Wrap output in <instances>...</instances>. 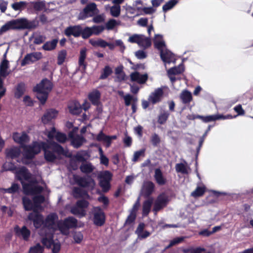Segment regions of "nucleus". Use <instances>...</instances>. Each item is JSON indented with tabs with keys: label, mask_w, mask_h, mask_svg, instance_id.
Masks as SVG:
<instances>
[{
	"label": "nucleus",
	"mask_w": 253,
	"mask_h": 253,
	"mask_svg": "<svg viewBox=\"0 0 253 253\" xmlns=\"http://www.w3.org/2000/svg\"><path fill=\"white\" fill-rule=\"evenodd\" d=\"M42 149L44 152V158L47 162L53 163L58 159V155H65L63 147L55 141H41Z\"/></svg>",
	"instance_id": "1"
},
{
	"label": "nucleus",
	"mask_w": 253,
	"mask_h": 253,
	"mask_svg": "<svg viewBox=\"0 0 253 253\" xmlns=\"http://www.w3.org/2000/svg\"><path fill=\"white\" fill-rule=\"evenodd\" d=\"M41 141H34L31 145L22 146L23 155L25 159L32 160L35 156L40 153L42 150Z\"/></svg>",
	"instance_id": "2"
},
{
	"label": "nucleus",
	"mask_w": 253,
	"mask_h": 253,
	"mask_svg": "<svg viewBox=\"0 0 253 253\" xmlns=\"http://www.w3.org/2000/svg\"><path fill=\"white\" fill-rule=\"evenodd\" d=\"M92 213L93 224L98 227L104 225L106 221V215L103 209L99 206L94 207L92 209Z\"/></svg>",
	"instance_id": "3"
},
{
	"label": "nucleus",
	"mask_w": 253,
	"mask_h": 253,
	"mask_svg": "<svg viewBox=\"0 0 253 253\" xmlns=\"http://www.w3.org/2000/svg\"><path fill=\"white\" fill-rule=\"evenodd\" d=\"M112 173L108 170L103 171V172L99 176V185L102 188V190L103 192L106 193L110 189V182L112 180Z\"/></svg>",
	"instance_id": "4"
},
{
	"label": "nucleus",
	"mask_w": 253,
	"mask_h": 253,
	"mask_svg": "<svg viewBox=\"0 0 253 253\" xmlns=\"http://www.w3.org/2000/svg\"><path fill=\"white\" fill-rule=\"evenodd\" d=\"M73 179L75 183L81 188H91L93 189L95 186V181L90 176H80L74 175Z\"/></svg>",
	"instance_id": "5"
},
{
	"label": "nucleus",
	"mask_w": 253,
	"mask_h": 253,
	"mask_svg": "<svg viewBox=\"0 0 253 253\" xmlns=\"http://www.w3.org/2000/svg\"><path fill=\"white\" fill-rule=\"evenodd\" d=\"M77 129V127H75L68 133V137L71 141V144L76 149L81 147L86 141L84 136L79 134L75 135Z\"/></svg>",
	"instance_id": "6"
},
{
	"label": "nucleus",
	"mask_w": 253,
	"mask_h": 253,
	"mask_svg": "<svg viewBox=\"0 0 253 253\" xmlns=\"http://www.w3.org/2000/svg\"><path fill=\"white\" fill-rule=\"evenodd\" d=\"M78 220L73 216H69L64 219L63 222L58 223V227L61 232L77 226Z\"/></svg>",
	"instance_id": "7"
},
{
	"label": "nucleus",
	"mask_w": 253,
	"mask_h": 253,
	"mask_svg": "<svg viewBox=\"0 0 253 253\" xmlns=\"http://www.w3.org/2000/svg\"><path fill=\"white\" fill-rule=\"evenodd\" d=\"M169 198L165 193L160 194L157 198L153 209V211L157 213L166 207L169 203Z\"/></svg>",
	"instance_id": "8"
},
{
	"label": "nucleus",
	"mask_w": 253,
	"mask_h": 253,
	"mask_svg": "<svg viewBox=\"0 0 253 253\" xmlns=\"http://www.w3.org/2000/svg\"><path fill=\"white\" fill-rule=\"evenodd\" d=\"M97 9L96 4L95 3H90L88 4L81 11L79 15V19L84 20L94 15V11Z\"/></svg>",
	"instance_id": "9"
},
{
	"label": "nucleus",
	"mask_w": 253,
	"mask_h": 253,
	"mask_svg": "<svg viewBox=\"0 0 253 253\" xmlns=\"http://www.w3.org/2000/svg\"><path fill=\"white\" fill-rule=\"evenodd\" d=\"M28 219L33 222L34 226L36 229L40 228L42 224H44L43 216L37 211L36 212L29 213Z\"/></svg>",
	"instance_id": "10"
},
{
	"label": "nucleus",
	"mask_w": 253,
	"mask_h": 253,
	"mask_svg": "<svg viewBox=\"0 0 253 253\" xmlns=\"http://www.w3.org/2000/svg\"><path fill=\"white\" fill-rule=\"evenodd\" d=\"M42 58V54L40 52H34L27 54L21 61V65L24 66L30 63H34Z\"/></svg>",
	"instance_id": "11"
},
{
	"label": "nucleus",
	"mask_w": 253,
	"mask_h": 253,
	"mask_svg": "<svg viewBox=\"0 0 253 253\" xmlns=\"http://www.w3.org/2000/svg\"><path fill=\"white\" fill-rule=\"evenodd\" d=\"M155 185L151 181H147L144 182L141 189V194L145 198H149L154 192Z\"/></svg>",
	"instance_id": "12"
},
{
	"label": "nucleus",
	"mask_w": 253,
	"mask_h": 253,
	"mask_svg": "<svg viewBox=\"0 0 253 253\" xmlns=\"http://www.w3.org/2000/svg\"><path fill=\"white\" fill-rule=\"evenodd\" d=\"M45 229L43 228L41 229L39 233L41 236H43L41 240V242L42 245L46 248L49 249L53 244V239L52 235H48L47 234L44 232Z\"/></svg>",
	"instance_id": "13"
},
{
	"label": "nucleus",
	"mask_w": 253,
	"mask_h": 253,
	"mask_svg": "<svg viewBox=\"0 0 253 253\" xmlns=\"http://www.w3.org/2000/svg\"><path fill=\"white\" fill-rule=\"evenodd\" d=\"M81 26L79 25L70 26L67 27L64 31V34L68 37L73 36L75 38H78L81 36Z\"/></svg>",
	"instance_id": "14"
},
{
	"label": "nucleus",
	"mask_w": 253,
	"mask_h": 253,
	"mask_svg": "<svg viewBox=\"0 0 253 253\" xmlns=\"http://www.w3.org/2000/svg\"><path fill=\"white\" fill-rule=\"evenodd\" d=\"M14 231L18 237H21L26 241L29 240L31 235V231L26 226L24 225L20 228L17 225L14 228Z\"/></svg>",
	"instance_id": "15"
},
{
	"label": "nucleus",
	"mask_w": 253,
	"mask_h": 253,
	"mask_svg": "<svg viewBox=\"0 0 253 253\" xmlns=\"http://www.w3.org/2000/svg\"><path fill=\"white\" fill-rule=\"evenodd\" d=\"M38 90H43L45 92L49 93L53 88V84L47 79L45 78L35 86Z\"/></svg>",
	"instance_id": "16"
},
{
	"label": "nucleus",
	"mask_w": 253,
	"mask_h": 253,
	"mask_svg": "<svg viewBox=\"0 0 253 253\" xmlns=\"http://www.w3.org/2000/svg\"><path fill=\"white\" fill-rule=\"evenodd\" d=\"M163 95V89L162 88H158L151 93L149 96V99L153 104H155L161 101Z\"/></svg>",
	"instance_id": "17"
},
{
	"label": "nucleus",
	"mask_w": 253,
	"mask_h": 253,
	"mask_svg": "<svg viewBox=\"0 0 253 253\" xmlns=\"http://www.w3.org/2000/svg\"><path fill=\"white\" fill-rule=\"evenodd\" d=\"M58 114V111L54 109H48L42 117V122L44 124H47L52 119L55 118Z\"/></svg>",
	"instance_id": "18"
},
{
	"label": "nucleus",
	"mask_w": 253,
	"mask_h": 253,
	"mask_svg": "<svg viewBox=\"0 0 253 253\" xmlns=\"http://www.w3.org/2000/svg\"><path fill=\"white\" fill-rule=\"evenodd\" d=\"M12 138L13 140L16 143L20 144L22 147L25 145L24 143L29 140V136L25 132H22L21 135H20L18 132H14L13 134Z\"/></svg>",
	"instance_id": "19"
},
{
	"label": "nucleus",
	"mask_w": 253,
	"mask_h": 253,
	"mask_svg": "<svg viewBox=\"0 0 253 253\" xmlns=\"http://www.w3.org/2000/svg\"><path fill=\"white\" fill-rule=\"evenodd\" d=\"M131 81L136 82L139 84H143L148 80V76L147 74L141 75L138 72L132 73L130 75Z\"/></svg>",
	"instance_id": "20"
},
{
	"label": "nucleus",
	"mask_w": 253,
	"mask_h": 253,
	"mask_svg": "<svg viewBox=\"0 0 253 253\" xmlns=\"http://www.w3.org/2000/svg\"><path fill=\"white\" fill-rule=\"evenodd\" d=\"M160 56L162 60L165 63H170L175 61L174 55L169 50H162L160 52Z\"/></svg>",
	"instance_id": "21"
},
{
	"label": "nucleus",
	"mask_w": 253,
	"mask_h": 253,
	"mask_svg": "<svg viewBox=\"0 0 253 253\" xmlns=\"http://www.w3.org/2000/svg\"><path fill=\"white\" fill-rule=\"evenodd\" d=\"M68 108L70 113L73 115H79L82 111L80 104L77 101L71 102L68 105Z\"/></svg>",
	"instance_id": "22"
},
{
	"label": "nucleus",
	"mask_w": 253,
	"mask_h": 253,
	"mask_svg": "<svg viewBox=\"0 0 253 253\" xmlns=\"http://www.w3.org/2000/svg\"><path fill=\"white\" fill-rule=\"evenodd\" d=\"M154 177L156 183L159 185H164L167 183V179L164 176L160 168L155 169Z\"/></svg>",
	"instance_id": "23"
},
{
	"label": "nucleus",
	"mask_w": 253,
	"mask_h": 253,
	"mask_svg": "<svg viewBox=\"0 0 253 253\" xmlns=\"http://www.w3.org/2000/svg\"><path fill=\"white\" fill-rule=\"evenodd\" d=\"M58 219V216L56 213H51L48 214L44 220V226L51 227L55 224L56 221Z\"/></svg>",
	"instance_id": "24"
},
{
	"label": "nucleus",
	"mask_w": 253,
	"mask_h": 253,
	"mask_svg": "<svg viewBox=\"0 0 253 253\" xmlns=\"http://www.w3.org/2000/svg\"><path fill=\"white\" fill-rule=\"evenodd\" d=\"M18 179L20 181L22 185L24 193L27 195H31L33 184L37 183V180H32L29 183H26L22 181V178L20 176H18Z\"/></svg>",
	"instance_id": "25"
},
{
	"label": "nucleus",
	"mask_w": 253,
	"mask_h": 253,
	"mask_svg": "<svg viewBox=\"0 0 253 253\" xmlns=\"http://www.w3.org/2000/svg\"><path fill=\"white\" fill-rule=\"evenodd\" d=\"M100 96V92L99 90L96 89L89 93L88 99L91 102L92 104L97 106L100 103L99 100Z\"/></svg>",
	"instance_id": "26"
},
{
	"label": "nucleus",
	"mask_w": 253,
	"mask_h": 253,
	"mask_svg": "<svg viewBox=\"0 0 253 253\" xmlns=\"http://www.w3.org/2000/svg\"><path fill=\"white\" fill-rule=\"evenodd\" d=\"M26 91V84L23 82L18 83L15 87L14 97L17 99L20 98Z\"/></svg>",
	"instance_id": "27"
},
{
	"label": "nucleus",
	"mask_w": 253,
	"mask_h": 253,
	"mask_svg": "<svg viewBox=\"0 0 253 253\" xmlns=\"http://www.w3.org/2000/svg\"><path fill=\"white\" fill-rule=\"evenodd\" d=\"M39 22L37 18L31 21L23 18V29H35L39 26Z\"/></svg>",
	"instance_id": "28"
},
{
	"label": "nucleus",
	"mask_w": 253,
	"mask_h": 253,
	"mask_svg": "<svg viewBox=\"0 0 253 253\" xmlns=\"http://www.w3.org/2000/svg\"><path fill=\"white\" fill-rule=\"evenodd\" d=\"M86 57V49L85 48H83L80 50V56L79 58V65L82 68L83 71L86 70L87 67V63L85 62V59Z\"/></svg>",
	"instance_id": "29"
},
{
	"label": "nucleus",
	"mask_w": 253,
	"mask_h": 253,
	"mask_svg": "<svg viewBox=\"0 0 253 253\" xmlns=\"http://www.w3.org/2000/svg\"><path fill=\"white\" fill-rule=\"evenodd\" d=\"M73 197L76 199L83 197L89 198V195L87 191L81 187H75L73 189Z\"/></svg>",
	"instance_id": "30"
},
{
	"label": "nucleus",
	"mask_w": 253,
	"mask_h": 253,
	"mask_svg": "<svg viewBox=\"0 0 253 253\" xmlns=\"http://www.w3.org/2000/svg\"><path fill=\"white\" fill-rule=\"evenodd\" d=\"M22 204L25 211H31L33 210L34 212L37 211L34 207V203L28 198L24 196L22 198Z\"/></svg>",
	"instance_id": "31"
},
{
	"label": "nucleus",
	"mask_w": 253,
	"mask_h": 253,
	"mask_svg": "<svg viewBox=\"0 0 253 253\" xmlns=\"http://www.w3.org/2000/svg\"><path fill=\"white\" fill-rule=\"evenodd\" d=\"M21 152L20 148L18 147H13L5 151L6 157L12 159L19 157Z\"/></svg>",
	"instance_id": "32"
},
{
	"label": "nucleus",
	"mask_w": 253,
	"mask_h": 253,
	"mask_svg": "<svg viewBox=\"0 0 253 253\" xmlns=\"http://www.w3.org/2000/svg\"><path fill=\"white\" fill-rule=\"evenodd\" d=\"M31 173L28 169L25 167H21L19 170L16 172V177L18 179V176H20L22 180H29L31 178Z\"/></svg>",
	"instance_id": "33"
},
{
	"label": "nucleus",
	"mask_w": 253,
	"mask_h": 253,
	"mask_svg": "<svg viewBox=\"0 0 253 253\" xmlns=\"http://www.w3.org/2000/svg\"><path fill=\"white\" fill-rule=\"evenodd\" d=\"M33 91L37 92V98L39 100L42 105H44L48 98L49 93L43 91V90H38L35 87L33 88Z\"/></svg>",
	"instance_id": "34"
},
{
	"label": "nucleus",
	"mask_w": 253,
	"mask_h": 253,
	"mask_svg": "<svg viewBox=\"0 0 253 253\" xmlns=\"http://www.w3.org/2000/svg\"><path fill=\"white\" fill-rule=\"evenodd\" d=\"M148 199L144 201L142 205V214L144 216H147L149 213L153 204V198L150 197Z\"/></svg>",
	"instance_id": "35"
},
{
	"label": "nucleus",
	"mask_w": 253,
	"mask_h": 253,
	"mask_svg": "<svg viewBox=\"0 0 253 253\" xmlns=\"http://www.w3.org/2000/svg\"><path fill=\"white\" fill-rule=\"evenodd\" d=\"M58 40L57 39H53L50 41L45 42L42 46V49L45 51H51L55 49L57 46Z\"/></svg>",
	"instance_id": "36"
},
{
	"label": "nucleus",
	"mask_w": 253,
	"mask_h": 253,
	"mask_svg": "<svg viewBox=\"0 0 253 253\" xmlns=\"http://www.w3.org/2000/svg\"><path fill=\"white\" fill-rule=\"evenodd\" d=\"M74 158L76 159V161L73 159L71 160L69 162V165L73 170H76L78 168L77 161L84 162L85 161V159L83 156L78 154L75 155L74 156Z\"/></svg>",
	"instance_id": "37"
},
{
	"label": "nucleus",
	"mask_w": 253,
	"mask_h": 253,
	"mask_svg": "<svg viewBox=\"0 0 253 253\" xmlns=\"http://www.w3.org/2000/svg\"><path fill=\"white\" fill-rule=\"evenodd\" d=\"M9 61L5 59H3L0 64V74L3 77H6L8 73L7 72V70L9 68Z\"/></svg>",
	"instance_id": "38"
},
{
	"label": "nucleus",
	"mask_w": 253,
	"mask_h": 253,
	"mask_svg": "<svg viewBox=\"0 0 253 253\" xmlns=\"http://www.w3.org/2000/svg\"><path fill=\"white\" fill-rule=\"evenodd\" d=\"M80 169L83 173L89 174L93 171L94 167L91 163H83L81 165Z\"/></svg>",
	"instance_id": "39"
},
{
	"label": "nucleus",
	"mask_w": 253,
	"mask_h": 253,
	"mask_svg": "<svg viewBox=\"0 0 253 253\" xmlns=\"http://www.w3.org/2000/svg\"><path fill=\"white\" fill-rule=\"evenodd\" d=\"M180 99L183 104L189 103L192 100V96L191 92L188 90L182 91L180 96Z\"/></svg>",
	"instance_id": "40"
},
{
	"label": "nucleus",
	"mask_w": 253,
	"mask_h": 253,
	"mask_svg": "<svg viewBox=\"0 0 253 253\" xmlns=\"http://www.w3.org/2000/svg\"><path fill=\"white\" fill-rule=\"evenodd\" d=\"M12 30L23 29V18L9 21Z\"/></svg>",
	"instance_id": "41"
},
{
	"label": "nucleus",
	"mask_w": 253,
	"mask_h": 253,
	"mask_svg": "<svg viewBox=\"0 0 253 253\" xmlns=\"http://www.w3.org/2000/svg\"><path fill=\"white\" fill-rule=\"evenodd\" d=\"M89 42L94 47L105 48L107 45V42L101 39H99L97 40L90 39Z\"/></svg>",
	"instance_id": "42"
},
{
	"label": "nucleus",
	"mask_w": 253,
	"mask_h": 253,
	"mask_svg": "<svg viewBox=\"0 0 253 253\" xmlns=\"http://www.w3.org/2000/svg\"><path fill=\"white\" fill-rule=\"evenodd\" d=\"M113 73L112 69L108 65H106L102 69L101 74L99 77L100 80L106 79L109 76Z\"/></svg>",
	"instance_id": "43"
},
{
	"label": "nucleus",
	"mask_w": 253,
	"mask_h": 253,
	"mask_svg": "<svg viewBox=\"0 0 253 253\" xmlns=\"http://www.w3.org/2000/svg\"><path fill=\"white\" fill-rule=\"evenodd\" d=\"M67 56V52L65 49H62L58 52L57 64L61 65L65 62Z\"/></svg>",
	"instance_id": "44"
},
{
	"label": "nucleus",
	"mask_w": 253,
	"mask_h": 253,
	"mask_svg": "<svg viewBox=\"0 0 253 253\" xmlns=\"http://www.w3.org/2000/svg\"><path fill=\"white\" fill-rule=\"evenodd\" d=\"M206 190V188L205 186H198L196 189L191 193V196L194 198H198L202 197L204 195Z\"/></svg>",
	"instance_id": "45"
},
{
	"label": "nucleus",
	"mask_w": 253,
	"mask_h": 253,
	"mask_svg": "<svg viewBox=\"0 0 253 253\" xmlns=\"http://www.w3.org/2000/svg\"><path fill=\"white\" fill-rule=\"evenodd\" d=\"M184 71V68L182 65H179L177 67H174L170 68L168 71V75H175L180 74Z\"/></svg>",
	"instance_id": "46"
},
{
	"label": "nucleus",
	"mask_w": 253,
	"mask_h": 253,
	"mask_svg": "<svg viewBox=\"0 0 253 253\" xmlns=\"http://www.w3.org/2000/svg\"><path fill=\"white\" fill-rule=\"evenodd\" d=\"M33 201L34 204V207L35 208H38L40 207L41 204L44 203L45 198L44 196L42 195H38L33 197Z\"/></svg>",
	"instance_id": "47"
},
{
	"label": "nucleus",
	"mask_w": 253,
	"mask_h": 253,
	"mask_svg": "<svg viewBox=\"0 0 253 253\" xmlns=\"http://www.w3.org/2000/svg\"><path fill=\"white\" fill-rule=\"evenodd\" d=\"M71 212L74 215H80L81 217L85 216L86 215L85 210L84 209H81L76 205L71 208Z\"/></svg>",
	"instance_id": "48"
},
{
	"label": "nucleus",
	"mask_w": 253,
	"mask_h": 253,
	"mask_svg": "<svg viewBox=\"0 0 253 253\" xmlns=\"http://www.w3.org/2000/svg\"><path fill=\"white\" fill-rule=\"evenodd\" d=\"M44 247L40 243L36 244L35 246L31 247L28 253H43Z\"/></svg>",
	"instance_id": "49"
},
{
	"label": "nucleus",
	"mask_w": 253,
	"mask_h": 253,
	"mask_svg": "<svg viewBox=\"0 0 253 253\" xmlns=\"http://www.w3.org/2000/svg\"><path fill=\"white\" fill-rule=\"evenodd\" d=\"M163 38V36L161 35H155V39L154 40V42L155 43V46L159 50H163L162 49L163 47L165 46V43L164 41H158L157 39H158L160 40H161Z\"/></svg>",
	"instance_id": "50"
},
{
	"label": "nucleus",
	"mask_w": 253,
	"mask_h": 253,
	"mask_svg": "<svg viewBox=\"0 0 253 253\" xmlns=\"http://www.w3.org/2000/svg\"><path fill=\"white\" fill-rule=\"evenodd\" d=\"M169 114L168 112L164 111L161 113L158 116V123L160 125L165 124L167 121Z\"/></svg>",
	"instance_id": "51"
},
{
	"label": "nucleus",
	"mask_w": 253,
	"mask_h": 253,
	"mask_svg": "<svg viewBox=\"0 0 253 253\" xmlns=\"http://www.w3.org/2000/svg\"><path fill=\"white\" fill-rule=\"evenodd\" d=\"M177 3V0H170L169 1L163 6V11L164 12H166L168 10L172 8Z\"/></svg>",
	"instance_id": "52"
},
{
	"label": "nucleus",
	"mask_w": 253,
	"mask_h": 253,
	"mask_svg": "<svg viewBox=\"0 0 253 253\" xmlns=\"http://www.w3.org/2000/svg\"><path fill=\"white\" fill-rule=\"evenodd\" d=\"M92 35L91 28H90V27H85L83 29L81 27V36H82L83 39H87Z\"/></svg>",
	"instance_id": "53"
},
{
	"label": "nucleus",
	"mask_w": 253,
	"mask_h": 253,
	"mask_svg": "<svg viewBox=\"0 0 253 253\" xmlns=\"http://www.w3.org/2000/svg\"><path fill=\"white\" fill-rule=\"evenodd\" d=\"M34 9L36 11H41L45 7L44 1H35L32 2Z\"/></svg>",
	"instance_id": "54"
},
{
	"label": "nucleus",
	"mask_w": 253,
	"mask_h": 253,
	"mask_svg": "<svg viewBox=\"0 0 253 253\" xmlns=\"http://www.w3.org/2000/svg\"><path fill=\"white\" fill-rule=\"evenodd\" d=\"M184 238L185 237H179L174 238L170 241L169 245L166 247L165 249H168L172 246L182 243L184 241Z\"/></svg>",
	"instance_id": "55"
},
{
	"label": "nucleus",
	"mask_w": 253,
	"mask_h": 253,
	"mask_svg": "<svg viewBox=\"0 0 253 253\" xmlns=\"http://www.w3.org/2000/svg\"><path fill=\"white\" fill-rule=\"evenodd\" d=\"M20 189V186L17 183H13L12 184L10 187L5 189L4 191L5 192L9 194H14L16 192H18Z\"/></svg>",
	"instance_id": "56"
},
{
	"label": "nucleus",
	"mask_w": 253,
	"mask_h": 253,
	"mask_svg": "<svg viewBox=\"0 0 253 253\" xmlns=\"http://www.w3.org/2000/svg\"><path fill=\"white\" fill-rule=\"evenodd\" d=\"M124 99L125 100V104L126 106H129L131 104V102H137V99L136 97H134L133 96L129 94H127L124 96Z\"/></svg>",
	"instance_id": "57"
},
{
	"label": "nucleus",
	"mask_w": 253,
	"mask_h": 253,
	"mask_svg": "<svg viewBox=\"0 0 253 253\" xmlns=\"http://www.w3.org/2000/svg\"><path fill=\"white\" fill-rule=\"evenodd\" d=\"M175 169L177 172H181L183 174L188 173L186 167L183 163L176 164L175 165Z\"/></svg>",
	"instance_id": "58"
},
{
	"label": "nucleus",
	"mask_w": 253,
	"mask_h": 253,
	"mask_svg": "<svg viewBox=\"0 0 253 253\" xmlns=\"http://www.w3.org/2000/svg\"><path fill=\"white\" fill-rule=\"evenodd\" d=\"M55 139L58 142L64 143L67 141V137L66 134L60 132H57L55 135Z\"/></svg>",
	"instance_id": "59"
},
{
	"label": "nucleus",
	"mask_w": 253,
	"mask_h": 253,
	"mask_svg": "<svg viewBox=\"0 0 253 253\" xmlns=\"http://www.w3.org/2000/svg\"><path fill=\"white\" fill-rule=\"evenodd\" d=\"M110 12L113 16L115 17H118L120 15L121 12L120 6L116 5L112 6L110 9Z\"/></svg>",
	"instance_id": "60"
},
{
	"label": "nucleus",
	"mask_w": 253,
	"mask_h": 253,
	"mask_svg": "<svg viewBox=\"0 0 253 253\" xmlns=\"http://www.w3.org/2000/svg\"><path fill=\"white\" fill-rule=\"evenodd\" d=\"M142 35H133L130 37L128 41L131 43H136L141 44Z\"/></svg>",
	"instance_id": "61"
},
{
	"label": "nucleus",
	"mask_w": 253,
	"mask_h": 253,
	"mask_svg": "<svg viewBox=\"0 0 253 253\" xmlns=\"http://www.w3.org/2000/svg\"><path fill=\"white\" fill-rule=\"evenodd\" d=\"M96 139L98 141H103L107 144V142H109V137L108 135L105 134L101 130L97 135Z\"/></svg>",
	"instance_id": "62"
},
{
	"label": "nucleus",
	"mask_w": 253,
	"mask_h": 253,
	"mask_svg": "<svg viewBox=\"0 0 253 253\" xmlns=\"http://www.w3.org/2000/svg\"><path fill=\"white\" fill-rule=\"evenodd\" d=\"M25 1H21L19 2H16L12 4V8L15 11L19 10L22 8L24 7L26 5Z\"/></svg>",
	"instance_id": "63"
},
{
	"label": "nucleus",
	"mask_w": 253,
	"mask_h": 253,
	"mask_svg": "<svg viewBox=\"0 0 253 253\" xmlns=\"http://www.w3.org/2000/svg\"><path fill=\"white\" fill-rule=\"evenodd\" d=\"M34 184H33L31 195L41 194L43 190V187L40 185H35Z\"/></svg>",
	"instance_id": "64"
}]
</instances>
